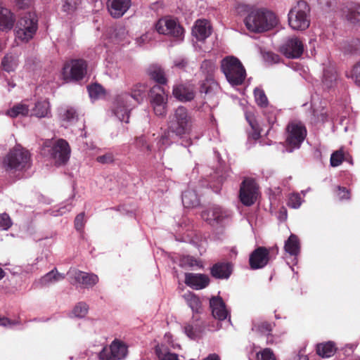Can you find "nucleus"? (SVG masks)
I'll use <instances>...</instances> for the list:
<instances>
[{"label": "nucleus", "instance_id": "1", "mask_svg": "<svg viewBox=\"0 0 360 360\" xmlns=\"http://www.w3.org/2000/svg\"><path fill=\"white\" fill-rule=\"evenodd\" d=\"M193 118L188 110L179 106L168 117L167 131L158 141L159 155L169 146L174 139H183L192 130Z\"/></svg>", "mask_w": 360, "mask_h": 360}, {"label": "nucleus", "instance_id": "2", "mask_svg": "<svg viewBox=\"0 0 360 360\" xmlns=\"http://www.w3.org/2000/svg\"><path fill=\"white\" fill-rule=\"evenodd\" d=\"M237 12L247 13L243 22L247 30L251 32H264L272 29L277 24L275 14L266 8H252L247 5L240 4L237 7Z\"/></svg>", "mask_w": 360, "mask_h": 360}, {"label": "nucleus", "instance_id": "3", "mask_svg": "<svg viewBox=\"0 0 360 360\" xmlns=\"http://www.w3.org/2000/svg\"><path fill=\"white\" fill-rule=\"evenodd\" d=\"M1 164L2 168L11 174L25 171L32 165L31 155L20 145H16L3 158Z\"/></svg>", "mask_w": 360, "mask_h": 360}, {"label": "nucleus", "instance_id": "4", "mask_svg": "<svg viewBox=\"0 0 360 360\" xmlns=\"http://www.w3.org/2000/svg\"><path fill=\"white\" fill-rule=\"evenodd\" d=\"M221 70L231 86L241 85L246 77L242 63L235 56H226L221 60Z\"/></svg>", "mask_w": 360, "mask_h": 360}, {"label": "nucleus", "instance_id": "5", "mask_svg": "<svg viewBox=\"0 0 360 360\" xmlns=\"http://www.w3.org/2000/svg\"><path fill=\"white\" fill-rule=\"evenodd\" d=\"M310 8L304 1H299L288 13V24L294 30H304L310 25Z\"/></svg>", "mask_w": 360, "mask_h": 360}, {"label": "nucleus", "instance_id": "6", "mask_svg": "<svg viewBox=\"0 0 360 360\" xmlns=\"http://www.w3.org/2000/svg\"><path fill=\"white\" fill-rule=\"evenodd\" d=\"M38 29V18L35 13H25L18 22L15 36L19 40L27 42L33 38Z\"/></svg>", "mask_w": 360, "mask_h": 360}, {"label": "nucleus", "instance_id": "7", "mask_svg": "<svg viewBox=\"0 0 360 360\" xmlns=\"http://www.w3.org/2000/svg\"><path fill=\"white\" fill-rule=\"evenodd\" d=\"M307 136L305 126L298 121L290 122L286 128V148L288 153L300 148Z\"/></svg>", "mask_w": 360, "mask_h": 360}, {"label": "nucleus", "instance_id": "8", "mask_svg": "<svg viewBox=\"0 0 360 360\" xmlns=\"http://www.w3.org/2000/svg\"><path fill=\"white\" fill-rule=\"evenodd\" d=\"M217 66L215 62L212 60L202 61L200 70L205 76V80L200 85V91L204 93L208 97H212L219 91L218 84L214 79V74Z\"/></svg>", "mask_w": 360, "mask_h": 360}, {"label": "nucleus", "instance_id": "9", "mask_svg": "<svg viewBox=\"0 0 360 360\" xmlns=\"http://www.w3.org/2000/svg\"><path fill=\"white\" fill-rule=\"evenodd\" d=\"M231 216L230 211L217 205L204 210L201 214L202 219L213 227L224 226Z\"/></svg>", "mask_w": 360, "mask_h": 360}, {"label": "nucleus", "instance_id": "10", "mask_svg": "<svg viewBox=\"0 0 360 360\" xmlns=\"http://www.w3.org/2000/svg\"><path fill=\"white\" fill-rule=\"evenodd\" d=\"M132 97L129 94L124 93L117 96L112 112L115 116L121 122H129L130 112L134 108L133 103L130 101Z\"/></svg>", "mask_w": 360, "mask_h": 360}, {"label": "nucleus", "instance_id": "11", "mask_svg": "<svg viewBox=\"0 0 360 360\" xmlns=\"http://www.w3.org/2000/svg\"><path fill=\"white\" fill-rule=\"evenodd\" d=\"M155 29L160 34L169 35L179 40L182 39L184 32L177 21L170 17L160 19L155 25Z\"/></svg>", "mask_w": 360, "mask_h": 360}, {"label": "nucleus", "instance_id": "12", "mask_svg": "<svg viewBox=\"0 0 360 360\" xmlns=\"http://www.w3.org/2000/svg\"><path fill=\"white\" fill-rule=\"evenodd\" d=\"M127 354V347L122 342L115 340L109 347H105L98 354L99 360H122Z\"/></svg>", "mask_w": 360, "mask_h": 360}, {"label": "nucleus", "instance_id": "13", "mask_svg": "<svg viewBox=\"0 0 360 360\" xmlns=\"http://www.w3.org/2000/svg\"><path fill=\"white\" fill-rule=\"evenodd\" d=\"M47 150L56 165L65 164L70 158V148L64 139H58Z\"/></svg>", "mask_w": 360, "mask_h": 360}, {"label": "nucleus", "instance_id": "14", "mask_svg": "<svg viewBox=\"0 0 360 360\" xmlns=\"http://www.w3.org/2000/svg\"><path fill=\"white\" fill-rule=\"evenodd\" d=\"M87 65L84 60H72L66 63L63 68V76L65 79L79 80L86 73Z\"/></svg>", "mask_w": 360, "mask_h": 360}, {"label": "nucleus", "instance_id": "15", "mask_svg": "<svg viewBox=\"0 0 360 360\" xmlns=\"http://www.w3.org/2000/svg\"><path fill=\"white\" fill-rule=\"evenodd\" d=\"M258 196V186L252 179H245L240 188V200L245 206L253 205Z\"/></svg>", "mask_w": 360, "mask_h": 360}, {"label": "nucleus", "instance_id": "16", "mask_svg": "<svg viewBox=\"0 0 360 360\" xmlns=\"http://www.w3.org/2000/svg\"><path fill=\"white\" fill-rule=\"evenodd\" d=\"M151 105L158 116L166 114L167 95L162 86L154 85L150 89Z\"/></svg>", "mask_w": 360, "mask_h": 360}, {"label": "nucleus", "instance_id": "17", "mask_svg": "<svg viewBox=\"0 0 360 360\" xmlns=\"http://www.w3.org/2000/svg\"><path fill=\"white\" fill-rule=\"evenodd\" d=\"M269 260L270 250L259 247L250 254L249 263L252 269H258L264 267Z\"/></svg>", "mask_w": 360, "mask_h": 360}, {"label": "nucleus", "instance_id": "18", "mask_svg": "<svg viewBox=\"0 0 360 360\" xmlns=\"http://www.w3.org/2000/svg\"><path fill=\"white\" fill-rule=\"evenodd\" d=\"M281 51L288 58H297L303 53L304 45L297 37H291L282 46Z\"/></svg>", "mask_w": 360, "mask_h": 360}, {"label": "nucleus", "instance_id": "19", "mask_svg": "<svg viewBox=\"0 0 360 360\" xmlns=\"http://www.w3.org/2000/svg\"><path fill=\"white\" fill-rule=\"evenodd\" d=\"M254 96L255 102L259 107L266 108L264 113L266 115L269 124H274L276 122L274 110L272 109L271 107L269 108L268 99L264 91L259 88H255L254 90Z\"/></svg>", "mask_w": 360, "mask_h": 360}, {"label": "nucleus", "instance_id": "20", "mask_svg": "<svg viewBox=\"0 0 360 360\" xmlns=\"http://www.w3.org/2000/svg\"><path fill=\"white\" fill-rule=\"evenodd\" d=\"M131 3V0H108V11L112 17L118 18L128 11Z\"/></svg>", "mask_w": 360, "mask_h": 360}, {"label": "nucleus", "instance_id": "21", "mask_svg": "<svg viewBox=\"0 0 360 360\" xmlns=\"http://www.w3.org/2000/svg\"><path fill=\"white\" fill-rule=\"evenodd\" d=\"M210 307L212 316L219 321L225 320L229 315L226 304L220 297H212L210 300Z\"/></svg>", "mask_w": 360, "mask_h": 360}, {"label": "nucleus", "instance_id": "22", "mask_svg": "<svg viewBox=\"0 0 360 360\" xmlns=\"http://www.w3.org/2000/svg\"><path fill=\"white\" fill-rule=\"evenodd\" d=\"M210 279L207 276L201 274L186 273L185 283L195 290H201L207 287Z\"/></svg>", "mask_w": 360, "mask_h": 360}, {"label": "nucleus", "instance_id": "23", "mask_svg": "<svg viewBox=\"0 0 360 360\" xmlns=\"http://www.w3.org/2000/svg\"><path fill=\"white\" fill-rule=\"evenodd\" d=\"M73 278L78 284L85 288H92L98 282V277L93 273H87L79 270L73 272Z\"/></svg>", "mask_w": 360, "mask_h": 360}, {"label": "nucleus", "instance_id": "24", "mask_svg": "<svg viewBox=\"0 0 360 360\" xmlns=\"http://www.w3.org/2000/svg\"><path fill=\"white\" fill-rule=\"evenodd\" d=\"M6 115L11 118L30 116V103L28 100H23L15 103L6 110Z\"/></svg>", "mask_w": 360, "mask_h": 360}, {"label": "nucleus", "instance_id": "25", "mask_svg": "<svg viewBox=\"0 0 360 360\" xmlns=\"http://www.w3.org/2000/svg\"><path fill=\"white\" fill-rule=\"evenodd\" d=\"M174 96L180 101L186 102L193 100L195 97L194 88L191 85L179 84L173 88Z\"/></svg>", "mask_w": 360, "mask_h": 360}, {"label": "nucleus", "instance_id": "26", "mask_svg": "<svg viewBox=\"0 0 360 360\" xmlns=\"http://www.w3.org/2000/svg\"><path fill=\"white\" fill-rule=\"evenodd\" d=\"M58 117L62 125L65 127H68L77 121L78 113L74 108L65 106L59 110Z\"/></svg>", "mask_w": 360, "mask_h": 360}, {"label": "nucleus", "instance_id": "27", "mask_svg": "<svg viewBox=\"0 0 360 360\" xmlns=\"http://www.w3.org/2000/svg\"><path fill=\"white\" fill-rule=\"evenodd\" d=\"M193 35L199 41H203L211 34V26L206 20H198L192 30Z\"/></svg>", "mask_w": 360, "mask_h": 360}, {"label": "nucleus", "instance_id": "28", "mask_svg": "<svg viewBox=\"0 0 360 360\" xmlns=\"http://www.w3.org/2000/svg\"><path fill=\"white\" fill-rule=\"evenodd\" d=\"M15 18L13 13L6 8L0 6V30H11L15 23Z\"/></svg>", "mask_w": 360, "mask_h": 360}, {"label": "nucleus", "instance_id": "29", "mask_svg": "<svg viewBox=\"0 0 360 360\" xmlns=\"http://www.w3.org/2000/svg\"><path fill=\"white\" fill-rule=\"evenodd\" d=\"M343 14L351 23L360 25V4H349L343 9Z\"/></svg>", "mask_w": 360, "mask_h": 360}, {"label": "nucleus", "instance_id": "30", "mask_svg": "<svg viewBox=\"0 0 360 360\" xmlns=\"http://www.w3.org/2000/svg\"><path fill=\"white\" fill-rule=\"evenodd\" d=\"M65 278V275L59 273L55 268L44 276L38 281V284L41 287H46L53 285Z\"/></svg>", "mask_w": 360, "mask_h": 360}, {"label": "nucleus", "instance_id": "31", "mask_svg": "<svg viewBox=\"0 0 360 360\" xmlns=\"http://www.w3.org/2000/svg\"><path fill=\"white\" fill-rule=\"evenodd\" d=\"M147 73L150 79L158 83L157 85L162 86L161 85L166 84L167 82L164 70L158 65H150L147 70Z\"/></svg>", "mask_w": 360, "mask_h": 360}, {"label": "nucleus", "instance_id": "32", "mask_svg": "<svg viewBox=\"0 0 360 360\" xmlns=\"http://www.w3.org/2000/svg\"><path fill=\"white\" fill-rule=\"evenodd\" d=\"M50 115V104L46 100L36 102L34 106L30 110V116H35L38 118L48 117Z\"/></svg>", "mask_w": 360, "mask_h": 360}, {"label": "nucleus", "instance_id": "33", "mask_svg": "<svg viewBox=\"0 0 360 360\" xmlns=\"http://www.w3.org/2000/svg\"><path fill=\"white\" fill-rule=\"evenodd\" d=\"M231 272L232 268L229 263H217L211 269V274L216 278L227 279Z\"/></svg>", "mask_w": 360, "mask_h": 360}, {"label": "nucleus", "instance_id": "34", "mask_svg": "<svg viewBox=\"0 0 360 360\" xmlns=\"http://www.w3.org/2000/svg\"><path fill=\"white\" fill-rule=\"evenodd\" d=\"M322 83L323 88L330 90L337 84V72L333 67H328L323 70Z\"/></svg>", "mask_w": 360, "mask_h": 360}, {"label": "nucleus", "instance_id": "35", "mask_svg": "<svg viewBox=\"0 0 360 360\" xmlns=\"http://www.w3.org/2000/svg\"><path fill=\"white\" fill-rule=\"evenodd\" d=\"M344 54H360V39L345 40L339 45Z\"/></svg>", "mask_w": 360, "mask_h": 360}, {"label": "nucleus", "instance_id": "36", "mask_svg": "<svg viewBox=\"0 0 360 360\" xmlns=\"http://www.w3.org/2000/svg\"><path fill=\"white\" fill-rule=\"evenodd\" d=\"M182 203L185 207H195L200 204V199L195 190L188 189L182 194Z\"/></svg>", "mask_w": 360, "mask_h": 360}, {"label": "nucleus", "instance_id": "37", "mask_svg": "<svg viewBox=\"0 0 360 360\" xmlns=\"http://www.w3.org/2000/svg\"><path fill=\"white\" fill-rule=\"evenodd\" d=\"M284 248L286 252L292 256H297L300 251V243L298 237L292 233L285 242Z\"/></svg>", "mask_w": 360, "mask_h": 360}, {"label": "nucleus", "instance_id": "38", "mask_svg": "<svg viewBox=\"0 0 360 360\" xmlns=\"http://www.w3.org/2000/svg\"><path fill=\"white\" fill-rule=\"evenodd\" d=\"M148 86L146 84H136L131 91V94H129L132 99L130 100L131 103L135 105L136 103H140L143 98L146 96Z\"/></svg>", "mask_w": 360, "mask_h": 360}, {"label": "nucleus", "instance_id": "39", "mask_svg": "<svg viewBox=\"0 0 360 360\" xmlns=\"http://www.w3.org/2000/svg\"><path fill=\"white\" fill-rule=\"evenodd\" d=\"M335 351V345L333 342L320 343L316 345V353L323 358L332 356Z\"/></svg>", "mask_w": 360, "mask_h": 360}, {"label": "nucleus", "instance_id": "40", "mask_svg": "<svg viewBox=\"0 0 360 360\" xmlns=\"http://www.w3.org/2000/svg\"><path fill=\"white\" fill-rule=\"evenodd\" d=\"M155 353L159 360H179L177 354L169 352L164 345H157Z\"/></svg>", "mask_w": 360, "mask_h": 360}, {"label": "nucleus", "instance_id": "41", "mask_svg": "<svg viewBox=\"0 0 360 360\" xmlns=\"http://www.w3.org/2000/svg\"><path fill=\"white\" fill-rule=\"evenodd\" d=\"M271 324L267 322L254 323L252 328L253 332H256L262 335H266V342L268 343L271 342V340H269V335L271 334Z\"/></svg>", "mask_w": 360, "mask_h": 360}, {"label": "nucleus", "instance_id": "42", "mask_svg": "<svg viewBox=\"0 0 360 360\" xmlns=\"http://www.w3.org/2000/svg\"><path fill=\"white\" fill-rule=\"evenodd\" d=\"M184 297L193 312L198 313L200 311L201 302L198 297L192 292H188L184 295Z\"/></svg>", "mask_w": 360, "mask_h": 360}, {"label": "nucleus", "instance_id": "43", "mask_svg": "<svg viewBox=\"0 0 360 360\" xmlns=\"http://www.w3.org/2000/svg\"><path fill=\"white\" fill-rule=\"evenodd\" d=\"M82 0H63L62 11L68 15H72L79 9Z\"/></svg>", "mask_w": 360, "mask_h": 360}, {"label": "nucleus", "instance_id": "44", "mask_svg": "<svg viewBox=\"0 0 360 360\" xmlns=\"http://www.w3.org/2000/svg\"><path fill=\"white\" fill-rule=\"evenodd\" d=\"M3 69L8 72L14 71L18 65V60L15 56L13 55H6L1 62Z\"/></svg>", "mask_w": 360, "mask_h": 360}, {"label": "nucleus", "instance_id": "45", "mask_svg": "<svg viewBox=\"0 0 360 360\" xmlns=\"http://www.w3.org/2000/svg\"><path fill=\"white\" fill-rule=\"evenodd\" d=\"M246 120L250 124L252 132L249 134V139H253L255 141L260 138V130L256 121L254 120L253 116L246 114Z\"/></svg>", "mask_w": 360, "mask_h": 360}, {"label": "nucleus", "instance_id": "46", "mask_svg": "<svg viewBox=\"0 0 360 360\" xmlns=\"http://www.w3.org/2000/svg\"><path fill=\"white\" fill-rule=\"evenodd\" d=\"M89 311V306L86 303L80 302L74 307L72 314L75 317L83 318L84 317Z\"/></svg>", "mask_w": 360, "mask_h": 360}, {"label": "nucleus", "instance_id": "47", "mask_svg": "<svg viewBox=\"0 0 360 360\" xmlns=\"http://www.w3.org/2000/svg\"><path fill=\"white\" fill-rule=\"evenodd\" d=\"M88 92L89 97L92 100H96L103 94V89L100 84H94L88 86Z\"/></svg>", "mask_w": 360, "mask_h": 360}, {"label": "nucleus", "instance_id": "48", "mask_svg": "<svg viewBox=\"0 0 360 360\" xmlns=\"http://www.w3.org/2000/svg\"><path fill=\"white\" fill-rule=\"evenodd\" d=\"M73 207L72 205V198L68 199L65 202V205H60V207L56 210H53L51 214L53 216H60L65 214L66 212H70Z\"/></svg>", "mask_w": 360, "mask_h": 360}, {"label": "nucleus", "instance_id": "49", "mask_svg": "<svg viewBox=\"0 0 360 360\" xmlns=\"http://www.w3.org/2000/svg\"><path fill=\"white\" fill-rule=\"evenodd\" d=\"M185 334L191 339H195L201 333V329L197 326H193L191 324H186L184 326Z\"/></svg>", "mask_w": 360, "mask_h": 360}, {"label": "nucleus", "instance_id": "50", "mask_svg": "<svg viewBox=\"0 0 360 360\" xmlns=\"http://www.w3.org/2000/svg\"><path fill=\"white\" fill-rule=\"evenodd\" d=\"M303 200L299 193H292L289 195L288 205L293 209L299 208Z\"/></svg>", "mask_w": 360, "mask_h": 360}, {"label": "nucleus", "instance_id": "51", "mask_svg": "<svg viewBox=\"0 0 360 360\" xmlns=\"http://www.w3.org/2000/svg\"><path fill=\"white\" fill-rule=\"evenodd\" d=\"M12 224V220L8 214H0V230L7 231L11 228Z\"/></svg>", "mask_w": 360, "mask_h": 360}, {"label": "nucleus", "instance_id": "52", "mask_svg": "<svg viewBox=\"0 0 360 360\" xmlns=\"http://www.w3.org/2000/svg\"><path fill=\"white\" fill-rule=\"evenodd\" d=\"M258 360H276L273 351L269 348H266L257 352Z\"/></svg>", "mask_w": 360, "mask_h": 360}, {"label": "nucleus", "instance_id": "53", "mask_svg": "<svg viewBox=\"0 0 360 360\" xmlns=\"http://www.w3.org/2000/svg\"><path fill=\"white\" fill-rule=\"evenodd\" d=\"M135 145L141 151H151L150 146L147 143L146 137L143 136L137 137L135 141Z\"/></svg>", "mask_w": 360, "mask_h": 360}, {"label": "nucleus", "instance_id": "54", "mask_svg": "<svg viewBox=\"0 0 360 360\" xmlns=\"http://www.w3.org/2000/svg\"><path fill=\"white\" fill-rule=\"evenodd\" d=\"M344 155L341 150L333 153L330 157V165L332 167L339 166L343 160Z\"/></svg>", "mask_w": 360, "mask_h": 360}, {"label": "nucleus", "instance_id": "55", "mask_svg": "<svg viewBox=\"0 0 360 360\" xmlns=\"http://www.w3.org/2000/svg\"><path fill=\"white\" fill-rule=\"evenodd\" d=\"M350 76L356 85L360 86V61L353 67Z\"/></svg>", "mask_w": 360, "mask_h": 360}, {"label": "nucleus", "instance_id": "56", "mask_svg": "<svg viewBox=\"0 0 360 360\" xmlns=\"http://www.w3.org/2000/svg\"><path fill=\"white\" fill-rule=\"evenodd\" d=\"M337 196L340 200H348L350 198L349 191L345 187L338 186Z\"/></svg>", "mask_w": 360, "mask_h": 360}, {"label": "nucleus", "instance_id": "57", "mask_svg": "<svg viewBox=\"0 0 360 360\" xmlns=\"http://www.w3.org/2000/svg\"><path fill=\"white\" fill-rule=\"evenodd\" d=\"M84 225V213L82 212L77 215L75 219V226L77 231H81Z\"/></svg>", "mask_w": 360, "mask_h": 360}, {"label": "nucleus", "instance_id": "58", "mask_svg": "<svg viewBox=\"0 0 360 360\" xmlns=\"http://www.w3.org/2000/svg\"><path fill=\"white\" fill-rule=\"evenodd\" d=\"M113 155L112 153H106L103 155L98 156L96 160L102 164H108L113 161Z\"/></svg>", "mask_w": 360, "mask_h": 360}, {"label": "nucleus", "instance_id": "59", "mask_svg": "<svg viewBox=\"0 0 360 360\" xmlns=\"http://www.w3.org/2000/svg\"><path fill=\"white\" fill-rule=\"evenodd\" d=\"M182 265H188L189 266H198V262L193 257L186 256L181 260Z\"/></svg>", "mask_w": 360, "mask_h": 360}, {"label": "nucleus", "instance_id": "60", "mask_svg": "<svg viewBox=\"0 0 360 360\" xmlns=\"http://www.w3.org/2000/svg\"><path fill=\"white\" fill-rule=\"evenodd\" d=\"M15 4L19 8L25 9L32 5V0H15Z\"/></svg>", "mask_w": 360, "mask_h": 360}, {"label": "nucleus", "instance_id": "61", "mask_svg": "<svg viewBox=\"0 0 360 360\" xmlns=\"http://www.w3.org/2000/svg\"><path fill=\"white\" fill-rule=\"evenodd\" d=\"M18 322L12 321L6 317L0 316V326L4 327L11 328L13 326L17 324Z\"/></svg>", "mask_w": 360, "mask_h": 360}, {"label": "nucleus", "instance_id": "62", "mask_svg": "<svg viewBox=\"0 0 360 360\" xmlns=\"http://www.w3.org/2000/svg\"><path fill=\"white\" fill-rule=\"evenodd\" d=\"M265 58L267 61H269L272 63H277L279 61V56L277 54L268 52L266 53Z\"/></svg>", "mask_w": 360, "mask_h": 360}, {"label": "nucleus", "instance_id": "63", "mask_svg": "<svg viewBox=\"0 0 360 360\" xmlns=\"http://www.w3.org/2000/svg\"><path fill=\"white\" fill-rule=\"evenodd\" d=\"M187 65H188V60L184 58H177L174 61V65L181 69L186 68Z\"/></svg>", "mask_w": 360, "mask_h": 360}, {"label": "nucleus", "instance_id": "64", "mask_svg": "<svg viewBox=\"0 0 360 360\" xmlns=\"http://www.w3.org/2000/svg\"><path fill=\"white\" fill-rule=\"evenodd\" d=\"M290 360H309V359L307 355L299 353L294 355Z\"/></svg>", "mask_w": 360, "mask_h": 360}]
</instances>
